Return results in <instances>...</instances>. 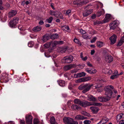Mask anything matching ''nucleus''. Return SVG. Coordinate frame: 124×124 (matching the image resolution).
I'll use <instances>...</instances> for the list:
<instances>
[{
	"mask_svg": "<svg viewBox=\"0 0 124 124\" xmlns=\"http://www.w3.org/2000/svg\"><path fill=\"white\" fill-rule=\"evenodd\" d=\"M114 89V87L112 85L105 86L104 87V90L105 92V95L106 97H107L110 99L112 97H114V96H113V93L112 90Z\"/></svg>",
	"mask_w": 124,
	"mask_h": 124,
	"instance_id": "obj_1",
	"label": "nucleus"
},
{
	"mask_svg": "<svg viewBox=\"0 0 124 124\" xmlns=\"http://www.w3.org/2000/svg\"><path fill=\"white\" fill-rule=\"evenodd\" d=\"M92 84H88L84 85H80L78 87L79 90H82V92L83 93H85L89 91L93 86Z\"/></svg>",
	"mask_w": 124,
	"mask_h": 124,
	"instance_id": "obj_2",
	"label": "nucleus"
},
{
	"mask_svg": "<svg viewBox=\"0 0 124 124\" xmlns=\"http://www.w3.org/2000/svg\"><path fill=\"white\" fill-rule=\"evenodd\" d=\"M100 103H92L86 101H81L80 106L83 107L85 108L91 105L99 106L100 105Z\"/></svg>",
	"mask_w": 124,
	"mask_h": 124,
	"instance_id": "obj_3",
	"label": "nucleus"
},
{
	"mask_svg": "<svg viewBox=\"0 0 124 124\" xmlns=\"http://www.w3.org/2000/svg\"><path fill=\"white\" fill-rule=\"evenodd\" d=\"M63 120L65 124H78L77 122L74 121L73 118L70 117H64Z\"/></svg>",
	"mask_w": 124,
	"mask_h": 124,
	"instance_id": "obj_4",
	"label": "nucleus"
},
{
	"mask_svg": "<svg viewBox=\"0 0 124 124\" xmlns=\"http://www.w3.org/2000/svg\"><path fill=\"white\" fill-rule=\"evenodd\" d=\"M63 43V41H56L53 42H51L44 44V46L47 48L50 47L52 45L53 46H54L57 45H61Z\"/></svg>",
	"mask_w": 124,
	"mask_h": 124,
	"instance_id": "obj_5",
	"label": "nucleus"
},
{
	"mask_svg": "<svg viewBox=\"0 0 124 124\" xmlns=\"http://www.w3.org/2000/svg\"><path fill=\"white\" fill-rule=\"evenodd\" d=\"M19 18L17 17H15L10 20L9 22V26L11 28H14L18 22Z\"/></svg>",
	"mask_w": 124,
	"mask_h": 124,
	"instance_id": "obj_6",
	"label": "nucleus"
},
{
	"mask_svg": "<svg viewBox=\"0 0 124 124\" xmlns=\"http://www.w3.org/2000/svg\"><path fill=\"white\" fill-rule=\"evenodd\" d=\"M89 2V0H85V1L83 0H77L73 1V4L80 6L83 4H85Z\"/></svg>",
	"mask_w": 124,
	"mask_h": 124,
	"instance_id": "obj_7",
	"label": "nucleus"
},
{
	"mask_svg": "<svg viewBox=\"0 0 124 124\" xmlns=\"http://www.w3.org/2000/svg\"><path fill=\"white\" fill-rule=\"evenodd\" d=\"M73 59V56L71 55H70L64 57L63 60L64 61V62L65 63H69L72 62Z\"/></svg>",
	"mask_w": 124,
	"mask_h": 124,
	"instance_id": "obj_8",
	"label": "nucleus"
},
{
	"mask_svg": "<svg viewBox=\"0 0 124 124\" xmlns=\"http://www.w3.org/2000/svg\"><path fill=\"white\" fill-rule=\"evenodd\" d=\"M32 116L30 115H27L25 116V120L27 124H31L32 123Z\"/></svg>",
	"mask_w": 124,
	"mask_h": 124,
	"instance_id": "obj_9",
	"label": "nucleus"
},
{
	"mask_svg": "<svg viewBox=\"0 0 124 124\" xmlns=\"http://www.w3.org/2000/svg\"><path fill=\"white\" fill-rule=\"evenodd\" d=\"M105 60L107 62L110 63L113 60V57L110 55H107L104 57Z\"/></svg>",
	"mask_w": 124,
	"mask_h": 124,
	"instance_id": "obj_10",
	"label": "nucleus"
},
{
	"mask_svg": "<svg viewBox=\"0 0 124 124\" xmlns=\"http://www.w3.org/2000/svg\"><path fill=\"white\" fill-rule=\"evenodd\" d=\"M17 11L15 10H11L8 13V17L10 18L15 16L17 13Z\"/></svg>",
	"mask_w": 124,
	"mask_h": 124,
	"instance_id": "obj_11",
	"label": "nucleus"
},
{
	"mask_svg": "<svg viewBox=\"0 0 124 124\" xmlns=\"http://www.w3.org/2000/svg\"><path fill=\"white\" fill-rule=\"evenodd\" d=\"M91 110V112L93 114H97L98 111L99 110V108L96 106H92L90 108Z\"/></svg>",
	"mask_w": 124,
	"mask_h": 124,
	"instance_id": "obj_12",
	"label": "nucleus"
},
{
	"mask_svg": "<svg viewBox=\"0 0 124 124\" xmlns=\"http://www.w3.org/2000/svg\"><path fill=\"white\" fill-rule=\"evenodd\" d=\"M76 67V66L75 64H70L64 66L63 67V69L64 70L67 71Z\"/></svg>",
	"mask_w": 124,
	"mask_h": 124,
	"instance_id": "obj_13",
	"label": "nucleus"
},
{
	"mask_svg": "<svg viewBox=\"0 0 124 124\" xmlns=\"http://www.w3.org/2000/svg\"><path fill=\"white\" fill-rule=\"evenodd\" d=\"M117 21H118L116 20L110 23V29L114 30L116 28L117 26Z\"/></svg>",
	"mask_w": 124,
	"mask_h": 124,
	"instance_id": "obj_14",
	"label": "nucleus"
},
{
	"mask_svg": "<svg viewBox=\"0 0 124 124\" xmlns=\"http://www.w3.org/2000/svg\"><path fill=\"white\" fill-rule=\"evenodd\" d=\"M92 12L93 10L91 9L86 10L83 13V16L85 17H86L92 13Z\"/></svg>",
	"mask_w": 124,
	"mask_h": 124,
	"instance_id": "obj_15",
	"label": "nucleus"
},
{
	"mask_svg": "<svg viewBox=\"0 0 124 124\" xmlns=\"http://www.w3.org/2000/svg\"><path fill=\"white\" fill-rule=\"evenodd\" d=\"M117 36L115 34H114L109 38L111 44H113L116 42Z\"/></svg>",
	"mask_w": 124,
	"mask_h": 124,
	"instance_id": "obj_16",
	"label": "nucleus"
},
{
	"mask_svg": "<svg viewBox=\"0 0 124 124\" xmlns=\"http://www.w3.org/2000/svg\"><path fill=\"white\" fill-rule=\"evenodd\" d=\"M112 18L111 15L110 14H107L106 15L105 18L103 20L104 23H106L108 22Z\"/></svg>",
	"mask_w": 124,
	"mask_h": 124,
	"instance_id": "obj_17",
	"label": "nucleus"
},
{
	"mask_svg": "<svg viewBox=\"0 0 124 124\" xmlns=\"http://www.w3.org/2000/svg\"><path fill=\"white\" fill-rule=\"evenodd\" d=\"M98 100L101 102H106L109 100L110 99L108 98L107 97H98Z\"/></svg>",
	"mask_w": 124,
	"mask_h": 124,
	"instance_id": "obj_18",
	"label": "nucleus"
},
{
	"mask_svg": "<svg viewBox=\"0 0 124 124\" xmlns=\"http://www.w3.org/2000/svg\"><path fill=\"white\" fill-rule=\"evenodd\" d=\"M87 100L90 101H92L94 102L95 101L97 100V99L96 98L90 95H88Z\"/></svg>",
	"mask_w": 124,
	"mask_h": 124,
	"instance_id": "obj_19",
	"label": "nucleus"
},
{
	"mask_svg": "<svg viewBox=\"0 0 124 124\" xmlns=\"http://www.w3.org/2000/svg\"><path fill=\"white\" fill-rule=\"evenodd\" d=\"M75 118L77 120H83L87 119V117L79 115H77Z\"/></svg>",
	"mask_w": 124,
	"mask_h": 124,
	"instance_id": "obj_20",
	"label": "nucleus"
},
{
	"mask_svg": "<svg viewBox=\"0 0 124 124\" xmlns=\"http://www.w3.org/2000/svg\"><path fill=\"white\" fill-rule=\"evenodd\" d=\"M71 108L74 110H78L80 108V107L79 106L77 105L76 104H73L71 107Z\"/></svg>",
	"mask_w": 124,
	"mask_h": 124,
	"instance_id": "obj_21",
	"label": "nucleus"
},
{
	"mask_svg": "<svg viewBox=\"0 0 124 124\" xmlns=\"http://www.w3.org/2000/svg\"><path fill=\"white\" fill-rule=\"evenodd\" d=\"M50 122L51 124H58L57 123L54 117H52L50 119Z\"/></svg>",
	"mask_w": 124,
	"mask_h": 124,
	"instance_id": "obj_22",
	"label": "nucleus"
},
{
	"mask_svg": "<svg viewBox=\"0 0 124 124\" xmlns=\"http://www.w3.org/2000/svg\"><path fill=\"white\" fill-rule=\"evenodd\" d=\"M41 29L42 28L40 27L37 26L34 27L32 29V30L34 32H37L40 31Z\"/></svg>",
	"mask_w": 124,
	"mask_h": 124,
	"instance_id": "obj_23",
	"label": "nucleus"
},
{
	"mask_svg": "<svg viewBox=\"0 0 124 124\" xmlns=\"http://www.w3.org/2000/svg\"><path fill=\"white\" fill-rule=\"evenodd\" d=\"M57 82L59 85L61 86H63L65 85V82L64 81L59 80Z\"/></svg>",
	"mask_w": 124,
	"mask_h": 124,
	"instance_id": "obj_24",
	"label": "nucleus"
},
{
	"mask_svg": "<svg viewBox=\"0 0 124 124\" xmlns=\"http://www.w3.org/2000/svg\"><path fill=\"white\" fill-rule=\"evenodd\" d=\"M59 37L58 35L57 34H55L52 35L51 36V38L53 39H55Z\"/></svg>",
	"mask_w": 124,
	"mask_h": 124,
	"instance_id": "obj_25",
	"label": "nucleus"
},
{
	"mask_svg": "<svg viewBox=\"0 0 124 124\" xmlns=\"http://www.w3.org/2000/svg\"><path fill=\"white\" fill-rule=\"evenodd\" d=\"M97 46L99 47L103 46L104 45V43L101 41H98L97 42Z\"/></svg>",
	"mask_w": 124,
	"mask_h": 124,
	"instance_id": "obj_26",
	"label": "nucleus"
},
{
	"mask_svg": "<svg viewBox=\"0 0 124 124\" xmlns=\"http://www.w3.org/2000/svg\"><path fill=\"white\" fill-rule=\"evenodd\" d=\"M124 42V37H123L121 39L117 44V46H120Z\"/></svg>",
	"mask_w": 124,
	"mask_h": 124,
	"instance_id": "obj_27",
	"label": "nucleus"
},
{
	"mask_svg": "<svg viewBox=\"0 0 124 124\" xmlns=\"http://www.w3.org/2000/svg\"><path fill=\"white\" fill-rule=\"evenodd\" d=\"M49 39V36L46 35H45L43 37L42 40L44 42H45L48 40Z\"/></svg>",
	"mask_w": 124,
	"mask_h": 124,
	"instance_id": "obj_28",
	"label": "nucleus"
},
{
	"mask_svg": "<svg viewBox=\"0 0 124 124\" xmlns=\"http://www.w3.org/2000/svg\"><path fill=\"white\" fill-rule=\"evenodd\" d=\"M123 114H118L116 116V119L117 121H118L122 117L123 115Z\"/></svg>",
	"mask_w": 124,
	"mask_h": 124,
	"instance_id": "obj_29",
	"label": "nucleus"
},
{
	"mask_svg": "<svg viewBox=\"0 0 124 124\" xmlns=\"http://www.w3.org/2000/svg\"><path fill=\"white\" fill-rule=\"evenodd\" d=\"M91 77H85L82 78V81L85 82L88 81L91 79Z\"/></svg>",
	"mask_w": 124,
	"mask_h": 124,
	"instance_id": "obj_30",
	"label": "nucleus"
},
{
	"mask_svg": "<svg viewBox=\"0 0 124 124\" xmlns=\"http://www.w3.org/2000/svg\"><path fill=\"white\" fill-rule=\"evenodd\" d=\"M81 101L78 99H75L74 100V102L75 104H79L80 105Z\"/></svg>",
	"mask_w": 124,
	"mask_h": 124,
	"instance_id": "obj_31",
	"label": "nucleus"
},
{
	"mask_svg": "<svg viewBox=\"0 0 124 124\" xmlns=\"http://www.w3.org/2000/svg\"><path fill=\"white\" fill-rule=\"evenodd\" d=\"M85 73L83 72H80L78 73V78L84 77L85 76Z\"/></svg>",
	"mask_w": 124,
	"mask_h": 124,
	"instance_id": "obj_32",
	"label": "nucleus"
},
{
	"mask_svg": "<svg viewBox=\"0 0 124 124\" xmlns=\"http://www.w3.org/2000/svg\"><path fill=\"white\" fill-rule=\"evenodd\" d=\"M109 120V119L108 118H102L101 121L102 122L103 124H105Z\"/></svg>",
	"mask_w": 124,
	"mask_h": 124,
	"instance_id": "obj_33",
	"label": "nucleus"
},
{
	"mask_svg": "<svg viewBox=\"0 0 124 124\" xmlns=\"http://www.w3.org/2000/svg\"><path fill=\"white\" fill-rule=\"evenodd\" d=\"M61 28L63 30H69V27L68 26L64 25L62 26Z\"/></svg>",
	"mask_w": 124,
	"mask_h": 124,
	"instance_id": "obj_34",
	"label": "nucleus"
},
{
	"mask_svg": "<svg viewBox=\"0 0 124 124\" xmlns=\"http://www.w3.org/2000/svg\"><path fill=\"white\" fill-rule=\"evenodd\" d=\"M53 19V18L52 17H50L48 19L46 20V22L49 23H51Z\"/></svg>",
	"mask_w": 124,
	"mask_h": 124,
	"instance_id": "obj_35",
	"label": "nucleus"
},
{
	"mask_svg": "<svg viewBox=\"0 0 124 124\" xmlns=\"http://www.w3.org/2000/svg\"><path fill=\"white\" fill-rule=\"evenodd\" d=\"M1 79L3 80V82L5 83L7 82L8 81L7 77L5 76L4 75V76L2 75V77H1Z\"/></svg>",
	"mask_w": 124,
	"mask_h": 124,
	"instance_id": "obj_36",
	"label": "nucleus"
},
{
	"mask_svg": "<svg viewBox=\"0 0 124 124\" xmlns=\"http://www.w3.org/2000/svg\"><path fill=\"white\" fill-rule=\"evenodd\" d=\"M81 113L82 114L87 116H89L90 115V114L86 112V111H82L81 112Z\"/></svg>",
	"mask_w": 124,
	"mask_h": 124,
	"instance_id": "obj_37",
	"label": "nucleus"
},
{
	"mask_svg": "<svg viewBox=\"0 0 124 124\" xmlns=\"http://www.w3.org/2000/svg\"><path fill=\"white\" fill-rule=\"evenodd\" d=\"M71 11L70 10H68L66 11V13H65V15L68 16H69L71 15Z\"/></svg>",
	"mask_w": 124,
	"mask_h": 124,
	"instance_id": "obj_38",
	"label": "nucleus"
},
{
	"mask_svg": "<svg viewBox=\"0 0 124 124\" xmlns=\"http://www.w3.org/2000/svg\"><path fill=\"white\" fill-rule=\"evenodd\" d=\"M82 37L84 39H87L89 38V36L86 32L85 33L82 35Z\"/></svg>",
	"mask_w": 124,
	"mask_h": 124,
	"instance_id": "obj_39",
	"label": "nucleus"
},
{
	"mask_svg": "<svg viewBox=\"0 0 124 124\" xmlns=\"http://www.w3.org/2000/svg\"><path fill=\"white\" fill-rule=\"evenodd\" d=\"M118 76V75H113L112 76L110 77V78L112 79H114L117 78Z\"/></svg>",
	"mask_w": 124,
	"mask_h": 124,
	"instance_id": "obj_40",
	"label": "nucleus"
},
{
	"mask_svg": "<svg viewBox=\"0 0 124 124\" xmlns=\"http://www.w3.org/2000/svg\"><path fill=\"white\" fill-rule=\"evenodd\" d=\"M103 11H101L97 12V15L98 17H99L101 15L103 14Z\"/></svg>",
	"mask_w": 124,
	"mask_h": 124,
	"instance_id": "obj_41",
	"label": "nucleus"
},
{
	"mask_svg": "<svg viewBox=\"0 0 124 124\" xmlns=\"http://www.w3.org/2000/svg\"><path fill=\"white\" fill-rule=\"evenodd\" d=\"M33 123L34 124H39V121L38 119H35L34 120Z\"/></svg>",
	"mask_w": 124,
	"mask_h": 124,
	"instance_id": "obj_42",
	"label": "nucleus"
},
{
	"mask_svg": "<svg viewBox=\"0 0 124 124\" xmlns=\"http://www.w3.org/2000/svg\"><path fill=\"white\" fill-rule=\"evenodd\" d=\"M84 124H90L91 123V121L89 120H85L83 122Z\"/></svg>",
	"mask_w": 124,
	"mask_h": 124,
	"instance_id": "obj_43",
	"label": "nucleus"
},
{
	"mask_svg": "<svg viewBox=\"0 0 124 124\" xmlns=\"http://www.w3.org/2000/svg\"><path fill=\"white\" fill-rule=\"evenodd\" d=\"M55 12L53 11H50V14L52 16H56V14H55Z\"/></svg>",
	"mask_w": 124,
	"mask_h": 124,
	"instance_id": "obj_44",
	"label": "nucleus"
},
{
	"mask_svg": "<svg viewBox=\"0 0 124 124\" xmlns=\"http://www.w3.org/2000/svg\"><path fill=\"white\" fill-rule=\"evenodd\" d=\"M74 42L77 44H79L80 43L79 40L76 38L74 39Z\"/></svg>",
	"mask_w": 124,
	"mask_h": 124,
	"instance_id": "obj_45",
	"label": "nucleus"
},
{
	"mask_svg": "<svg viewBox=\"0 0 124 124\" xmlns=\"http://www.w3.org/2000/svg\"><path fill=\"white\" fill-rule=\"evenodd\" d=\"M85 70L88 73L91 74V69H90L89 68H87L85 69Z\"/></svg>",
	"mask_w": 124,
	"mask_h": 124,
	"instance_id": "obj_46",
	"label": "nucleus"
},
{
	"mask_svg": "<svg viewBox=\"0 0 124 124\" xmlns=\"http://www.w3.org/2000/svg\"><path fill=\"white\" fill-rule=\"evenodd\" d=\"M91 74H94L96 72V70L94 69H91Z\"/></svg>",
	"mask_w": 124,
	"mask_h": 124,
	"instance_id": "obj_47",
	"label": "nucleus"
},
{
	"mask_svg": "<svg viewBox=\"0 0 124 124\" xmlns=\"http://www.w3.org/2000/svg\"><path fill=\"white\" fill-rule=\"evenodd\" d=\"M79 32L80 33L82 34V35L85 33L86 32L85 31H84L82 29H81L80 30Z\"/></svg>",
	"mask_w": 124,
	"mask_h": 124,
	"instance_id": "obj_48",
	"label": "nucleus"
},
{
	"mask_svg": "<svg viewBox=\"0 0 124 124\" xmlns=\"http://www.w3.org/2000/svg\"><path fill=\"white\" fill-rule=\"evenodd\" d=\"M18 28L21 31L23 30V29L22 28V26L21 25H19L18 26Z\"/></svg>",
	"mask_w": 124,
	"mask_h": 124,
	"instance_id": "obj_49",
	"label": "nucleus"
},
{
	"mask_svg": "<svg viewBox=\"0 0 124 124\" xmlns=\"http://www.w3.org/2000/svg\"><path fill=\"white\" fill-rule=\"evenodd\" d=\"M96 39V37H94L91 40V42L92 43L94 42Z\"/></svg>",
	"mask_w": 124,
	"mask_h": 124,
	"instance_id": "obj_50",
	"label": "nucleus"
},
{
	"mask_svg": "<svg viewBox=\"0 0 124 124\" xmlns=\"http://www.w3.org/2000/svg\"><path fill=\"white\" fill-rule=\"evenodd\" d=\"M39 24L40 25H42L44 23V22L42 20H41L39 22Z\"/></svg>",
	"mask_w": 124,
	"mask_h": 124,
	"instance_id": "obj_51",
	"label": "nucleus"
},
{
	"mask_svg": "<svg viewBox=\"0 0 124 124\" xmlns=\"http://www.w3.org/2000/svg\"><path fill=\"white\" fill-rule=\"evenodd\" d=\"M87 65L89 67H92V65L89 62H87Z\"/></svg>",
	"mask_w": 124,
	"mask_h": 124,
	"instance_id": "obj_52",
	"label": "nucleus"
},
{
	"mask_svg": "<svg viewBox=\"0 0 124 124\" xmlns=\"http://www.w3.org/2000/svg\"><path fill=\"white\" fill-rule=\"evenodd\" d=\"M28 45L30 47H32L33 46V45L32 44V43L31 42L28 43Z\"/></svg>",
	"mask_w": 124,
	"mask_h": 124,
	"instance_id": "obj_53",
	"label": "nucleus"
},
{
	"mask_svg": "<svg viewBox=\"0 0 124 124\" xmlns=\"http://www.w3.org/2000/svg\"><path fill=\"white\" fill-rule=\"evenodd\" d=\"M20 124H25V122L23 120H21L20 121Z\"/></svg>",
	"mask_w": 124,
	"mask_h": 124,
	"instance_id": "obj_54",
	"label": "nucleus"
},
{
	"mask_svg": "<svg viewBox=\"0 0 124 124\" xmlns=\"http://www.w3.org/2000/svg\"><path fill=\"white\" fill-rule=\"evenodd\" d=\"M119 124H124V120H121L120 121Z\"/></svg>",
	"mask_w": 124,
	"mask_h": 124,
	"instance_id": "obj_55",
	"label": "nucleus"
},
{
	"mask_svg": "<svg viewBox=\"0 0 124 124\" xmlns=\"http://www.w3.org/2000/svg\"><path fill=\"white\" fill-rule=\"evenodd\" d=\"M77 71L76 69H75L74 70H71V72L72 73H75L77 72Z\"/></svg>",
	"mask_w": 124,
	"mask_h": 124,
	"instance_id": "obj_56",
	"label": "nucleus"
},
{
	"mask_svg": "<svg viewBox=\"0 0 124 124\" xmlns=\"http://www.w3.org/2000/svg\"><path fill=\"white\" fill-rule=\"evenodd\" d=\"M95 52V50L94 49H93L92 50H91V55H93Z\"/></svg>",
	"mask_w": 124,
	"mask_h": 124,
	"instance_id": "obj_57",
	"label": "nucleus"
},
{
	"mask_svg": "<svg viewBox=\"0 0 124 124\" xmlns=\"http://www.w3.org/2000/svg\"><path fill=\"white\" fill-rule=\"evenodd\" d=\"M91 17L93 19H95L96 17V15L95 14H93L91 16Z\"/></svg>",
	"mask_w": 124,
	"mask_h": 124,
	"instance_id": "obj_58",
	"label": "nucleus"
},
{
	"mask_svg": "<svg viewBox=\"0 0 124 124\" xmlns=\"http://www.w3.org/2000/svg\"><path fill=\"white\" fill-rule=\"evenodd\" d=\"M51 6L53 9L55 10V8L54 7V4L53 3H52L51 4Z\"/></svg>",
	"mask_w": 124,
	"mask_h": 124,
	"instance_id": "obj_59",
	"label": "nucleus"
},
{
	"mask_svg": "<svg viewBox=\"0 0 124 124\" xmlns=\"http://www.w3.org/2000/svg\"><path fill=\"white\" fill-rule=\"evenodd\" d=\"M87 59V57L86 56H85L84 58H83L82 59V60L83 61H85Z\"/></svg>",
	"mask_w": 124,
	"mask_h": 124,
	"instance_id": "obj_60",
	"label": "nucleus"
},
{
	"mask_svg": "<svg viewBox=\"0 0 124 124\" xmlns=\"http://www.w3.org/2000/svg\"><path fill=\"white\" fill-rule=\"evenodd\" d=\"M25 1H23L21 3V5L23 6H24L25 4Z\"/></svg>",
	"mask_w": 124,
	"mask_h": 124,
	"instance_id": "obj_61",
	"label": "nucleus"
},
{
	"mask_svg": "<svg viewBox=\"0 0 124 124\" xmlns=\"http://www.w3.org/2000/svg\"><path fill=\"white\" fill-rule=\"evenodd\" d=\"M114 74H115V75H118V74L117 73V71L116 70H115L114 71Z\"/></svg>",
	"mask_w": 124,
	"mask_h": 124,
	"instance_id": "obj_62",
	"label": "nucleus"
},
{
	"mask_svg": "<svg viewBox=\"0 0 124 124\" xmlns=\"http://www.w3.org/2000/svg\"><path fill=\"white\" fill-rule=\"evenodd\" d=\"M45 26L47 27H48L50 26V25L49 24H47L45 25Z\"/></svg>",
	"mask_w": 124,
	"mask_h": 124,
	"instance_id": "obj_63",
	"label": "nucleus"
},
{
	"mask_svg": "<svg viewBox=\"0 0 124 124\" xmlns=\"http://www.w3.org/2000/svg\"><path fill=\"white\" fill-rule=\"evenodd\" d=\"M9 124H15L14 123L13 121H10L9 122Z\"/></svg>",
	"mask_w": 124,
	"mask_h": 124,
	"instance_id": "obj_64",
	"label": "nucleus"
}]
</instances>
